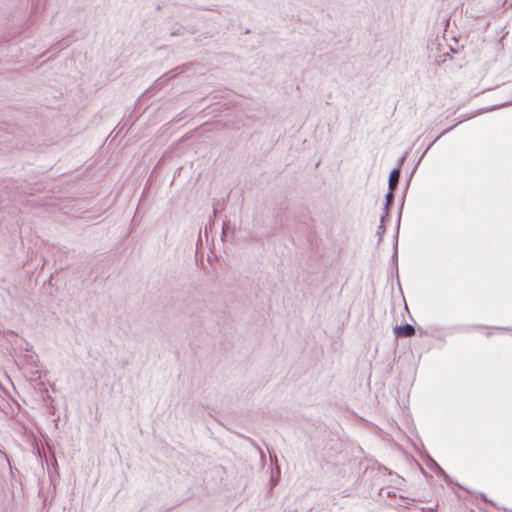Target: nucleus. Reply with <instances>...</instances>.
<instances>
[{"label": "nucleus", "instance_id": "obj_3", "mask_svg": "<svg viewBox=\"0 0 512 512\" xmlns=\"http://www.w3.org/2000/svg\"><path fill=\"white\" fill-rule=\"evenodd\" d=\"M427 466L433 470L439 477H442L447 483L450 482L449 475L442 469V467L431 457L427 462Z\"/></svg>", "mask_w": 512, "mask_h": 512}, {"label": "nucleus", "instance_id": "obj_13", "mask_svg": "<svg viewBox=\"0 0 512 512\" xmlns=\"http://www.w3.org/2000/svg\"><path fill=\"white\" fill-rule=\"evenodd\" d=\"M481 499L484 500L485 502H489V500L487 499V497L483 493H481Z\"/></svg>", "mask_w": 512, "mask_h": 512}, {"label": "nucleus", "instance_id": "obj_15", "mask_svg": "<svg viewBox=\"0 0 512 512\" xmlns=\"http://www.w3.org/2000/svg\"><path fill=\"white\" fill-rule=\"evenodd\" d=\"M213 213H214V215H215V216H216V214L218 213V210H217V208H216V207H214V208H213Z\"/></svg>", "mask_w": 512, "mask_h": 512}, {"label": "nucleus", "instance_id": "obj_12", "mask_svg": "<svg viewBox=\"0 0 512 512\" xmlns=\"http://www.w3.org/2000/svg\"><path fill=\"white\" fill-rule=\"evenodd\" d=\"M200 9H201V10L216 11V9H214V8H212V7H201Z\"/></svg>", "mask_w": 512, "mask_h": 512}, {"label": "nucleus", "instance_id": "obj_11", "mask_svg": "<svg viewBox=\"0 0 512 512\" xmlns=\"http://www.w3.org/2000/svg\"><path fill=\"white\" fill-rule=\"evenodd\" d=\"M408 187H409V181H408V182H407V184H406V188H405L404 194H406ZM404 200H405V195H403V199H402L401 207H400V212H401V211H402V209H403Z\"/></svg>", "mask_w": 512, "mask_h": 512}, {"label": "nucleus", "instance_id": "obj_14", "mask_svg": "<svg viewBox=\"0 0 512 512\" xmlns=\"http://www.w3.org/2000/svg\"><path fill=\"white\" fill-rule=\"evenodd\" d=\"M448 56H449L448 53L443 54V57H444L443 61H446V58H448Z\"/></svg>", "mask_w": 512, "mask_h": 512}, {"label": "nucleus", "instance_id": "obj_5", "mask_svg": "<svg viewBox=\"0 0 512 512\" xmlns=\"http://www.w3.org/2000/svg\"><path fill=\"white\" fill-rule=\"evenodd\" d=\"M166 79H164V76L158 78L151 87H149L146 91H145V94H148V93H151V92H154V91H158L160 90L166 83Z\"/></svg>", "mask_w": 512, "mask_h": 512}, {"label": "nucleus", "instance_id": "obj_7", "mask_svg": "<svg viewBox=\"0 0 512 512\" xmlns=\"http://www.w3.org/2000/svg\"><path fill=\"white\" fill-rule=\"evenodd\" d=\"M231 231V225H230V221L228 219H226L224 222H223V226H222V240H224V237H226L227 233Z\"/></svg>", "mask_w": 512, "mask_h": 512}, {"label": "nucleus", "instance_id": "obj_6", "mask_svg": "<svg viewBox=\"0 0 512 512\" xmlns=\"http://www.w3.org/2000/svg\"><path fill=\"white\" fill-rule=\"evenodd\" d=\"M280 467L276 465V473L272 472L270 482L272 484V487L276 486L280 480Z\"/></svg>", "mask_w": 512, "mask_h": 512}, {"label": "nucleus", "instance_id": "obj_10", "mask_svg": "<svg viewBox=\"0 0 512 512\" xmlns=\"http://www.w3.org/2000/svg\"><path fill=\"white\" fill-rule=\"evenodd\" d=\"M405 159H406V155H403L400 159H399V162H398V165L396 167H400V171L402 170V166L405 162Z\"/></svg>", "mask_w": 512, "mask_h": 512}, {"label": "nucleus", "instance_id": "obj_16", "mask_svg": "<svg viewBox=\"0 0 512 512\" xmlns=\"http://www.w3.org/2000/svg\"><path fill=\"white\" fill-rule=\"evenodd\" d=\"M454 128V126L449 127L447 130H445L443 133H446L447 131H450Z\"/></svg>", "mask_w": 512, "mask_h": 512}, {"label": "nucleus", "instance_id": "obj_9", "mask_svg": "<svg viewBox=\"0 0 512 512\" xmlns=\"http://www.w3.org/2000/svg\"><path fill=\"white\" fill-rule=\"evenodd\" d=\"M390 218V211L389 210H383V214L380 218V225H385L389 221Z\"/></svg>", "mask_w": 512, "mask_h": 512}, {"label": "nucleus", "instance_id": "obj_1", "mask_svg": "<svg viewBox=\"0 0 512 512\" xmlns=\"http://www.w3.org/2000/svg\"><path fill=\"white\" fill-rule=\"evenodd\" d=\"M415 327L411 324L396 325L393 328V333L396 338L411 337L415 334Z\"/></svg>", "mask_w": 512, "mask_h": 512}, {"label": "nucleus", "instance_id": "obj_4", "mask_svg": "<svg viewBox=\"0 0 512 512\" xmlns=\"http://www.w3.org/2000/svg\"><path fill=\"white\" fill-rule=\"evenodd\" d=\"M394 200H395V192L387 191V193L385 195V202H384L383 210L391 211V209L394 205Z\"/></svg>", "mask_w": 512, "mask_h": 512}, {"label": "nucleus", "instance_id": "obj_2", "mask_svg": "<svg viewBox=\"0 0 512 512\" xmlns=\"http://www.w3.org/2000/svg\"><path fill=\"white\" fill-rule=\"evenodd\" d=\"M400 167H394L390 173L388 178V191L396 192L398 188V183L400 180Z\"/></svg>", "mask_w": 512, "mask_h": 512}, {"label": "nucleus", "instance_id": "obj_8", "mask_svg": "<svg viewBox=\"0 0 512 512\" xmlns=\"http://www.w3.org/2000/svg\"><path fill=\"white\" fill-rule=\"evenodd\" d=\"M385 231H386V226L385 225H379L378 226L377 231H376V236L378 237V244L381 242L382 237H383Z\"/></svg>", "mask_w": 512, "mask_h": 512}]
</instances>
